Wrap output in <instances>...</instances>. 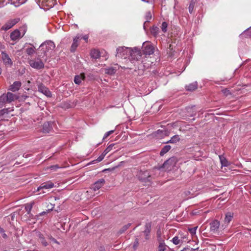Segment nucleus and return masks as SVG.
Segmentation results:
<instances>
[{"label":"nucleus","instance_id":"obj_1","mask_svg":"<svg viewBox=\"0 0 251 251\" xmlns=\"http://www.w3.org/2000/svg\"><path fill=\"white\" fill-rule=\"evenodd\" d=\"M54 43L51 41H47L43 43L39 47V51H41V53L43 54V56L47 55L48 52H50L53 50L55 48ZM40 56L42 54L40 55Z\"/></svg>","mask_w":251,"mask_h":251},{"label":"nucleus","instance_id":"obj_2","mask_svg":"<svg viewBox=\"0 0 251 251\" xmlns=\"http://www.w3.org/2000/svg\"><path fill=\"white\" fill-rule=\"evenodd\" d=\"M131 48H127L126 47H120L117 49L116 56L119 57H125L126 58L129 56V54L131 52Z\"/></svg>","mask_w":251,"mask_h":251},{"label":"nucleus","instance_id":"obj_3","mask_svg":"<svg viewBox=\"0 0 251 251\" xmlns=\"http://www.w3.org/2000/svg\"><path fill=\"white\" fill-rule=\"evenodd\" d=\"M142 51L146 55H150L154 53V48L150 42H145L142 46Z\"/></svg>","mask_w":251,"mask_h":251},{"label":"nucleus","instance_id":"obj_4","mask_svg":"<svg viewBox=\"0 0 251 251\" xmlns=\"http://www.w3.org/2000/svg\"><path fill=\"white\" fill-rule=\"evenodd\" d=\"M129 56L131 57V60H139L142 56L141 50L138 48H131Z\"/></svg>","mask_w":251,"mask_h":251},{"label":"nucleus","instance_id":"obj_5","mask_svg":"<svg viewBox=\"0 0 251 251\" xmlns=\"http://www.w3.org/2000/svg\"><path fill=\"white\" fill-rule=\"evenodd\" d=\"M20 19L19 18H15L14 19H11L8 20L1 28V30L6 31L11 27H12L14 25H15L16 24H17Z\"/></svg>","mask_w":251,"mask_h":251},{"label":"nucleus","instance_id":"obj_6","mask_svg":"<svg viewBox=\"0 0 251 251\" xmlns=\"http://www.w3.org/2000/svg\"><path fill=\"white\" fill-rule=\"evenodd\" d=\"M138 178L142 181H150L151 175L148 171L140 170L137 175Z\"/></svg>","mask_w":251,"mask_h":251},{"label":"nucleus","instance_id":"obj_7","mask_svg":"<svg viewBox=\"0 0 251 251\" xmlns=\"http://www.w3.org/2000/svg\"><path fill=\"white\" fill-rule=\"evenodd\" d=\"M29 63L31 67L37 70L42 69L44 68V63L39 59L30 60L29 61Z\"/></svg>","mask_w":251,"mask_h":251},{"label":"nucleus","instance_id":"obj_8","mask_svg":"<svg viewBox=\"0 0 251 251\" xmlns=\"http://www.w3.org/2000/svg\"><path fill=\"white\" fill-rule=\"evenodd\" d=\"M176 162L177 160L175 157H171L163 163L162 167L169 171L171 170L172 167L175 166Z\"/></svg>","mask_w":251,"mask_h":251},{"label":"nucleus","instance_id":"obj_9","mask_svg":"<svg viewBox=\"0 0 251 251\" xmlns=\"http://www.w3.org/2000/svg\"><path fill=\"white\" fill-rule=\"evenodd\" d=\"M54 184L51 181H48L42 183L37 189V192H40L42 189H50L54 187Z\"/></svg>","mask_w":251,"mask_h":251},{"label":"nucleus","instance_id":"obj_10","mask_svg":"<svg viewBox=\"0 0 251 251\" xmlns=\"http://www.w3.org/2000/svg\"><path fill=\"white\" fill-rule=\"evenodd\" d=\"M38 91L48 97H51V93L50 90L42 84L38 85Z\"/></svg>","mask_w":251,"mask_h":251},{"label":"nucleus","instance_id":"obj_11","mask_svg":"<svg viewBox=\"0 0 251 251\" xmlns=\"http://www.w3.org/2000/svg\"><path fill=\"white\" fill-rule=\"evenodd\" d=\"M52 129V123L51 122H47L44 123L42 126V132L44 133H49Z\"/></svg>","mask_w":251,"mask_h":251},{"label":"nucleus","instance_id":"obj_12","mask_svg":"<svg viewBox=\"0 0 251 251\" xmlns=\"http://www.w3.org/2000/svg\"><path fill=\"white\" fill-rule=\"evenodd\" d=\"M105 183V180L103 178H101L99 179L96 182H95L92 187V189L96 191L100 189L101 187H102Z\"/></svg>","mask_w":251,"mask_h":251},{"label":"nucleus","instance_id":"obj_13","mask_svg":"<svg viewBox=\"0 0 251 251\" xmlns=\"http://www.w3.org/2000/svg\"><path fill=\"white\" fill-rule=\"evenodd\" d=\"M1 58L4 64L5 65L11 66L12 64V61L6 53L2 52Z\"/></svg>","mask_w":251,"mask_h":251},{"label":"nucleus","instance_id":"obj_14","mask_svg":"<svg viewBox=\"0 0 251 251\" xmlns=\"http://www.w3.org/2000/svg\"><path fill=\"white\" fill-rule=\"evenodd\" d=\"M10 37L11 40L14 41L18 40L22 37V36H21V32L18 29H16L12 32L10 34Z\"/></svg>","mask_w":251,"mask_h":251},{"label":"nucleus","instance_id":"obj_15","mask_svg":"<svg viewBox=\"0 0 251 251\" xmlns=\"http://www.w3.org/2000/svg\"><path fill=\"white\" fill-rule=\"evenodd\" d=\"M80 40V36L77 35L73 40V44L71 47V51L74 52L78 46V41Z\"/></svg>","mask_w":251,"mask_h":251},{"label":"nucleus","instance_id":"obj_16","mask_svg":"<svg viewBox=\"0 0 251 251\" xmlns=\"http://www.w3.org/2000/svg\"><path fill=\"white\" fill-rule=\"evenodd\" d=\"M220 226V222L217 220L213 221L210 224V231L215 232L217 231Z\"/></svg>","mask_w":251,"mask_h":251},{"label":"nucleus","instance_id":"obj_17","mask_svg":"<svg viewBox=\"0 0 251 251\" xmlns=\"http://www.w3.org/2000/svg\"><path fill=\"white\" fill-rule=\"evenodd\" d=\"M21 86V83L20 81H15L12 85L9 86V90L12 92L18 91Z\"/></svg>","mask_w":251,"mask_h":251},{"label":"nucleus","instance_id":"obj_18","mask_svg":"<svg viewBox=\"0 0 251 251\" xmlns=\"http://www.w3.org/2000/svg\"><path fill=\"white\" fill-rule=\"evenodd\" d=\"M3 95L6 97L8 103H10L18 99V97L16 95L10 92H8L7 93L4 94Z\"/></svg>","mask_w":251,"mask_h":251},{"label":"nucleus","instance_id":"obj_19","mask_svg":"<svg viewBox=\"0 0 251 251\" xmlns=\"http://www.w3.org/2000/svg\"><path fill=\"white\" fill-rule=\"evenodd\" d=\"M198 88V84L197 82H193L185 86V89L188 91H193Z\"/></svg>","mask_w":251,"mask_h":251},{"label":"nucleus","instance_id":"obj_20","mask_svg":"<svg viewBox=\"0 0 251 251\" xmlns=\"http://www.w3.org/2000/svg\"><path fill=\"white\" fill-rule=\"evenodd\" d=\"M233 216V214L231 212H227L226 213L224 219V223L226 225V226L232 220Z\"/></svg>","mask_w":251,"mask_h":251},{"label":"nucleus","instance_id":"obj_21","mask_svg":"<svg viewBox=\"0 0 251 251\" xmlns=\"http://www.w3.org/2000/svg\"><path fill=\"white\" fill-rule=\"evenodd\" d=\"M9 112L8 109H3L0 110V121L4 120L5 118L8 117L5 115H7Z\"/></svg>","mask_w":251,"mask_h":251},{"label":"nucleus","instance_id":"obj_22","mask_svg":"<svg viewBox=\"0 0 251 251\" xmlns=\"http://www.w3.org/2000/svg\"><path fill=\"white\" fill-rule=\"evenodd\" d=\"M85 78V75L83 74H80L79 75H76L74 79V82L75 84H79L81 81Z\"/></svg>","mask_w":251,"mask_h":251},{"label":"nucleus","instance_id":"obj_23","mask_svg":"<svg viewBox=\"0 0 251 251\" xmlns=\"http://www.w3.org/2000/svg\"><path fill=\"white\" fill-rule=\"evenodd\" d=\"M91 56L92 58L97 59L100 57V52L96 49H93L91 51Z\"/></svg>","mask_w":251,"mask_h":251},{"label":"nucleus","instance_id":"obj_24","mask_svg":"<svg viewBox=\"0 0 251 251\" xmlns=\"http://www.w3.org/2000/svg\"><path fill=\"white\" fill-rule=\"evenodd\" d=\"M171 149V147L170 145H166L161 150L160 152V155L161 156H163L165 153L168 152L170 149Z\"/></svg>","mask_w":251,"mask_h":251},{"label":"nucleus","instance_id":"obj_25","mask_svg":"<svg viewBox=\"0 0 251 251\" xmlns=\"http://www.w3.org/2000/svg\"><path fill=\"white\" fill-rule=\"evenodd\" d=\"M12 4L17 7L24 3L27 0H9Z\"/></svg>","mask_w":251,"mask_h":251},{"label":"nucleus","instance_id":"obj_26","mask_svg":"<svg viewBox=\"0 0 251 251\" xmlns=\"http://www.w3.org/2000/svg\"><path fill=\"white\" fill-rule=\"evenodd\" d=\"M8 103L7 99L4 95L3 94L0 97V108L3 107L6 103Z\"/></svg>","mask_w":251,"mask_h":251},{"label":"nucleus","instance_id":"obj_27","mask_svg":"<svg viewBox=\"0 0 251 251\" xmlns=\"http://www.w3.org/2000/svg\"><path fill=\"white\" fill-rule=\"evenodd\" d=\"M26 53L29 55H32L35 52V48L34 47H28L25 50Z\"/></svg>","mask_w":251,"mask_h":251},{"label":"nucleus","instance_id":"obj_28","mask_svg":"<svg viewBox=\"0 0 251 251\" xmlns=\"http://www.w3.org/2000/svg\"><path fill=\"white\" fill-rule=\"evenodd\" d=\"M180 139L178 135H176L173 136L171 139L167 142V143H176L180 141Z\"/></svg>","mask_w":251,"mask_h":251},{"label":"nucleus","instance_id":"obj_29","mask_svg":"<svg viewBox=\"0 0 251 251\" xmlns=\"http://www.w3.org/2000/svg\"><path fill=\"white\" fill-rule=\"evenodd\" d=\"M219 158L222 166H227L228 165V162L224 156L220 155Z\"/></svg>","mask_w":251,"mask_h":251},{"label":"nucleus","instance_id":"obj_30","mask_svg":"<svg viewBox=\"0 0 251 251\" xmlns=\"http://www.w3.org/2000/svg\"><path fill=\"white\" fill-rule=\"evenodd\" d=\"M167 249V246L165 245L164 242H160L159 244V246L158 247L157 251H165Z\"/></svg>","mask_w":251,"mask_h":251},{"label":"nucleus","instance_id":"obj_31","mask_svg":"<svg viewBox=\"0 0 251 251\" xmlns=\"http://www.w3.org/2000/svg\"><path fill=\"white\" fill-rule=\"evenodd\" d=\"M152 17L151 14L150 12H147L145 16L146 21L144 24V27L145 28V25L149 23L150 20H151Z\"/></svg>","mask_w":251,"mask_h":251},{"label":"nucleus","instance_id":"obj_32","mask_svg":"<svg viewBox=\"0 0 251 251\" xmlns=\"http://www.w3.org/2000/svg\"><path fill=\"white\" fill-rule=\"evenodd\" d=\"M116 71V70L113 67L108 68L105 69V73L110 75L114 74Z\"/></svg>","mask_w":251,"mask_h":251},{"label":"nucleus","instance_id":"obj_33","mask_svg":"<svg viewBox=\"0 0 251 251\" xmlns=\"http://www.w3.org/2000/svg\"><path fill=\"white\" fill-rule=\"evenodd\" d=\"M34 204V202L32 201L30 203H26L25 204V209L28 213H29L31 210Z\"/></svg>","mask_w":251,"mask_h":251},{"label":"nucleus","instance_id":"obj_34","mask_svg":"<svg viewBox=\"0 0 251 251\" xmlns=\"http://www.w3.org/2000/svg\"><path fill=\"white\" fill-rule=\"evenodd\" d=\"M159 28L157 26H152L151 29V33L154 36H156L158 33Z\"/></svg>","mask_w":251,"mask_h":251},{"label":"nucleus","instance_id":"obj_35","mask_svg":"<svg viewBox=\"0 0 251 251\" xmlns=\"http://www.w3.org/2000/svg\"><path fill=\"white\" fill-rule=\"evenodd\" d=\"M174 244L177 245L182 243V240H180L178 236H175L172 240Z\"/></svg>","mask_w":251,"mask_h":251},{"label":"nucleus","instance_id":"obj_36","mask_svg":"<svg viewBox=\"0 0 251 251\" xmlns=\"http://www.w3.org/2000/svg\"><path fill=\"white\" fill-rule=\"evenodd\" d=\"M168 24L166 22H164L162 23L161 26V29L163 32H166L167 30Z\"/></svg>","mask_w":251,"mask_h":251},{"label":"nucleus","instance_id":"obj_37","mask_svg":"<svg viewBox=\"0 0 251 251\" xmlns=\"http://www.w3.org/2000/svg\"><path fill=\"white\" fill-rule=\"evenodd\" d=\"M114 144H111L110 145H109L103 151V152L104 153V154L106 155L107 153H108L112 149V148L114 146Z\"/></svg>","mask_w":251,"mask_h":251},{"label":"nucleus","instance_id":"obj_38","mask_svg":"<svg viewBox=\"0 0 251 251\" xmlns=\"http://www.w3.org/2000/svg\"><path fill=\"white\" fill-rule=\"evenodd\" d=\"M40 242H41V243L42 244V245L45 246V247H46L48 244L47 243V242L46 241V240L45 239L44 237L42 235H40Z\"/></svg>","mask_w":251,"mask_h":251},{"label":"nucleus","instance_id":"obj_39","mask_svg":"<svg viewBox=\"0 0 251 251\" xmlns=\"http://www.w3.org/2000/svg\"><path fill=\"white\" fill-rule=\"evenodd\" d=\"M105 155H106L105 154H104L103 152H102L101 153V154L100 156H99L97 158V159H96L95 160L93 161V162H100L101 161H102L103 159V158H104V156Z\"/></svg>","mask_w":251,"mask_h":251},{"label":"nucleus","instance_id":"obj_40","mask_svg":"<svg viewBox=\"0 0 251 251\" xmlns=\"http://www.w3.org/2000/svg\"><path fill=\"white\" fill-rule=\"evenodd\" d=\"M20 28L22 32V37H23L27 31V26L25 25H24L22 26Z\"/></svg>","mask_w":251,"mask_h":251},{"label":"nucleus","instance_id":"obj_41","mask_svg":"<svg viewBox=\"0 0 251 251\" xmlns=\"http://www.w3.org/2000/svg\"><path fill=\"white\" fill-rule=\"evenodd\" d=\"M60 167L58 165H54L50 166L48 168V169H50L52 171H56L57 169L60 168Z\"/></svg>","mask_w":251,"mask_h":251},{"label":"nucleus","instance_id":"obj_42","mask_svg":"<svg viewBox=\"0 0 251 251\" xmlns=\"http://www.w3.org/2000/svg\"><path fill=\"white\" fill-rule=\"evenodd\" d=\"M131 226V224L129 223L124 226L123 228L121 229V232L122 233L125 231L126 230Z\"/></svg>","mask_w":251,"mask_h":251},{"label":"nucleus","instance_id":"obj_43","mask_svg":"<svg viewBox=\"0 0 251 251\" xmlns=\"http://www.w3.org/2000/svg\"><path fill=\"white\" fill-rule=\"evenodd\" d=\"M114 132V130H110L106 132L103 136V140L107 138L110 134H112Z\"/></svg>","mask_w":251,"mask_h":251},{"label":"nucleus","instance_id":"obj_44","mask_svg":"<svg viewBox=\"0 0 251 251\" xmlns=\"http://www.w3.org/2000/svg\"><path fill=\"white\" fill-rule=\"evenodd\" d=\"M197 229V227H195L193 228H191L189 229V231L190 232V233L192 234V236L196 234V230Z\"/></svg>","mask_w":251,"mask_h":251},{"label":"nucleus","instance_id":"obj_45","mask_svg":"<svg viewBox=\"0 0 251 251\" xmlns=\"http://www.w3.org/2000/svg\"><path fill=\"white\" fill-rule=\"evenodd\" d=\"M56 0H42V3H47L48 2V3H47L46 4L47 5H48L49 3L51 2V4H50V6H51L52 5H54V3H55V1Z\"/></svg>","mask_w":251,"mask_h":251},{"label":"nucleus","instance_id":"obj_46","mask_svg":"<svg viewBox=\"0 0 251 251\" xmlns=\"http://www.w3.org/2000/svg\"><path fill=\"white\" fill-rule=\"evenodd\" d=\"M150 230H145L144 233L145 235L146 240H149L150 238Z\"/></svg>","mask_w":251,"mask_h":251},{"label":"nucleus","instance_id":"obj_47","mask_svg":"<svg viewBox=\"0 0 251 251\" xmlns=\"http://www.w3.org/2000/svg\"><path fill=\"white\" fill-rule=\"evenodd\" d=\"M139 245V241L138 239H136L134 243L133 244V247L134 250H136L138 246Z\"/></svg>","mask_w":251,"mask_h":251},{"label":"nucleus","instance_id":"obj_48","mask_svg":"<svg viewBox=\"0 0 251 251\" xmlns=\"http://www.w3.org/2000/svg\"><path fill=\"white\" fill-rule=\"evenodd\" d=\"M222 92L223 94H224L226 96H227L229 94H231L229 91L226 89H224L222 90Z\"/></svg>","mask_w":251,"mask_h":251},{"label":"nucleus","instance_id":"obj_49","mask_svg":"<svg viewBox=\"0 0 251 251\" xmlns=\"http://www.w3.org/2000/svg\"><path fill=\"white\" fill-rule=\"evenodd\" d=\"M79 35L80 36V39H83L85 41L87 42L88 38H89V36L88 35H85L82 36L80 35Z\"/></svg>","mask_w":251,"mask_h":251},{"label":"nucleus","instance_id":"obj_50","mask_svg":"<svg viewBox=\"0 0 251 251\" xmlns=\"http://www.w3.org/2000/svg\"><path fill=\"white\" fill-rule=\"evenodd\" d=\"M50 240L52 242H53L55 244H59V243L55 238H54L53 237H51Z\"/></svg>","mask_w":251,"mask_h":251},{"label":"nucleus","instance_id":"obj_51","mask_svg":"<svg viewBox=\"0 0 251 251\" xmlns=\"http://www.w3.org/2000/svg\"><path fill=\"white\" fill-rule=\"evenodd\" d=\"M142 62L144 64V65L145 67L148 68L149 67V66L150 65V64H149L146 65V63L144 62V61H143Z\"/></svg>","mask_w":251,"mask_h":251},{"label":"nucleus","instance_id":"obj_52","mask_svg":"<svg viewBox=\"0 0 251 251\" xmlns=\"http://www.w3.org/2000/svg\"><path fill=\"white\" fill-rule=\"evenodd\" d=\"M188 234L187 233L186 235H184L183 237H181L182 239H184L185 238H186L188 236Z\"/></svg>","mask_w":251,"mask_h":251},{"label":"nucleus","instance_id":"obj_53","mask_svg":"<svg viewBox=\"0 0 251 251\" xmlns=\"http://www.w3.org/2000/svg\"><path fill=\"white\" fill-rule=\"evenodd\" d=\"M3 5V1L2 0H0V7Z\"/></svg>","mask_w":251,"mask_h":251},{"label":"nucleus","instance_id":"obj_54","mask_svg":"<svg viewBox=\"0 0 251 251\" xmlns=\"http://www.w3.org/2000/svg\"><path fill=\"white\" fill-rule=\"evenodd\" d=\"M2 237L4 238H6L7 237V235L5 233H4L2 235Z\"/></svg>","mask_w":251,"mask_h":251},{"label":"nucleus","instance_id":"obj_55","mask_svg":"<svg viewBox=\"0 0 251 251\" xmlns=\"http://www.w3.org/2000/svg\"><path fill=\"white\" fill-rule=\"evenodd\" d=\"M100 251H105L104 248H101Z\"/></svg>","mask_w":251,"mask_h":251},{"label":"nucleus","instance_id":"obj_56","mask_svg":"<svg viewBox=\"0 0 251 251\" xmlns=\"http://www.w3.org/2000/svg\"><path fill=\"white\" fill-rule=\"evenodd\" d=\"M2 72V69L1 68H0V75L1 74Z\"/></svg>","mask_w":251,"mask_h":251},{"label":"nucleus","instance_id":"obj_57","mask_svg":"<svg viewBox=\"0 0 251 251\" xmlns=\"http://www.w3.org/2000/svg\"><path fill=\"white\" fill-rule=\"evenodd\" d=\"M189 11H190L191 9H192V8H191V6H189Z\"/></svg>","mask_w":251,"mask_h":251},{"label":"nucleus","instance_id":"obj_58","mask_svg":"<svg viewBox=\"0 0 251 251\" xmlns=\"http://www.w3.org/2000/svg\"><path fill=\"white\" fill-rule=\"evenodd\" d=\"M189 11H190L191 9H192V8H191V6H189Z\"/></svg>","mask_w":251,"mask_h":251},{"label":"nucleus","instance_id":"obj_59","mask_svg":"<svg viewBox=\"0 0 251 251\" xmlns=\"http://www.w3.org/2000/svg\"><path fill=\"white\" fill-rule=\"evenodd\" d=\"M46 193V192H45V191H43V192H42V193ZM41 193H42V192H40V194H41Z\"/></svg>","mask_w":251,"mask_h":251}]
</instances>
